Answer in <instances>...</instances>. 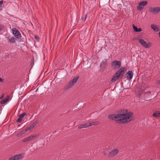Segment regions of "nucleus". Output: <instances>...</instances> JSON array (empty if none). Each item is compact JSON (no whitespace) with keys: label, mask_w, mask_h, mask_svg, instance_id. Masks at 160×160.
Masks as SVG:
<instances>
[{"label":"nucleus","mask_w":160,"mask_h":160,"mask_svg":"<svg viewBox=\"0 0 160 160\" xmlns=\"http://www.w3.org/2000/svg\"><path fill=\"white\" fill-rule=\"evenodd\" d=\"M7 38H8V41L10 43H13L16 42L17 39L16 38L14 37L8 36Z\"/></svg>","instance_id":"obj_13"},{"label":"nucleus","mask_w":160,"mask_h":160,"mask_svg":"<svg viewBox=\"0 0 160 160\" xmlns=\"http://www.w3.org/2000/svg\"><path fill=\"white\" fill-rule=\"evenodd\" d=\"M27 113L26 112H23L21 114L19 118L17 120V122L18 123L21 122L23 118L24 117L26 116Z\"/></svg>","instance_id":"obj_12"},{"label":"nucleus","mask_w":160,"mask_h":160,"mask_svg":"<svg viewBox=\"0 0 160 160\" xmlns=\"http://www.w3.org/2000/svg\"><path fill=\"white\" fill-rule=\"evenodd\" d=\"M144 87H145V88H146L148 87V86H147V85H144Z\"/></svg>","instance_id":"obj_29"},{"label":"nucleus","mask_w":160,"mask_h":160,"mask_svg":"<svg viewBox=\"0 0 160 160\" xmlns=\"http://www.w3.org/2000/svg\"><path fill=\"white\" fill-rule=\"evenodd\" d=\"M148 3V2L146 1L140 2L138 3V5L137 7V9L139 11H141L144 8V7L146 6Z\"/></svg>","instance_id":"obj_6"},{"label":"nucleus","mask_w":160,"mask_h":160,"mask_svg":"<svg viewBox=\"0 0 160 160\" xmlns=\"http://www.w3.org/2000/svg\"><path fill=\"white\" fill-rule=\"evenodd\" d=\"M36 137V136L34 135H31L28 137L23 139L22 142H28L31 141L32 139H34Z\"/></svg>","instance_id":"obj_11"},{"label":"nucleus","mask_w":160,"mask_h":160,"mask_svg":"<svg viewBox=\"0 0 160 160\" xmlns=\"http://www.w3.org/2000/svg\"><path fill=\"white\" fill-rule=\"evenodd\" d=\"M149 11L154 14H157L160 11V7L151 8Z\"/></svg>","instance_id":"obj_9"},{"label":"nucleus","mask_w":160,"mask_h":160,"mask_svg":"<svg viewBox=\"0 0 160 160\" xmlns=\"http://www.w3.org/2000/svg\"><path fill=\"white\" fill-rule=\"evenodd\" d=\"M138 41L142 46L145 48H149L151 45V42H149L147 43L142 39H139Z\"/></svg>","instance_id":"obj_7"},{"label":"nucleus","mask_w":160,"mask_h":160,"mask_svg":"<svg viewBox=\"0 0 160 160\" xmlns=\"http://www.w3.org/2000/svg\"><path fill=\"white\" fill-rule=\"evenodd\" d=\"M86 16H85V19H86Z\"/></svg>","instance_id":"obj_33"},{"label":"nucleus","mask_w":160,"mask_h":160,"mask_svg":"<svg viewBox=\"0 0 160 160\" xmlns=\"http://www.w3.org/2000/svg\"><path fill=\"white\" fill-rule=\"evenodd\" d=\"M9 160H16V159L15 158V156H14L9 158Z\"/></svg>","instance_id":"obj_25"},{"label":"nucleus","mask_w":160,"mask_h":160,"mask_svg":"<svg viewBox=\"0 0 160 160\" xmlns=\"http://www.w3.org/2000/svg\"><path fill=\"white\" fill-rule=\"evenodd\" d=\"M38 121H37L33 122L29 127L26 128L25 130L22 131L21 132V133H25L28 131H31L38 123Z\"/></svg>","instance_id":"obj_4"},{"label":"nucleus","mask_w":160,"mask_h":160,"mask_svg":"<svg viewBox=\"0 0 160 160\" xmlns=\"http://www.w3.org/2000/svg\"><path fill=\"white\" fill-rule=\"evenodd\" d=\"M119 151L118 149H115L112 150L109 153V156L112 157L117 155Z\"/></svg>","instance_id":"obj_10"},{"label":"nucleus","mask_w":160,"mask_h":160,"mask_svg":"<svg viewBox=\"0 0 160 160\" xmlns=\"http://www.w3.org/2000/svg\"><path fill=\"white\" fill-rule=\"evenodd\" d=\"M121 65V63L120 61L115 60L112 62L111 67L113 69L116 70L119 68Z\"/></svg>","instance_id":"obj_5"},{"label":"nucleus","mask_w":160,"mask_h":160,"mask_svg":"<svg viewBox=\"0 0 160 160\" xmlns=\"http://www.w3.org/2000/svg\"><path fill=\"white\" fill-rule=\"evenodd\" d=\"M16 160L21 159L24 157V154L21 153L15 155Z\"/></svg>","instance_id":"obj_16"},{"label":"nucleus","mask_w":160,"mask_h":160,"mask_svg":"<svg viewBox=\"0 0 160 160\" xmlns=\"http://www.w3.org/2000/svg\"><path fill=\"white\" fill-rule=\"evenodd\" d=\"M107 61V59H104L102 61L101 63V66H102L103 65H104V64L106 63Z\"/></svg>","instance_id":"obj_23"},{"label":"nucleus","mask_w":160,"mask_h":160,"mask_svg":"<svg viewBox=\"0 0 160 160\" xmlns=\"http://www.w3.org/2000/svg\"><path fill=\"white\" fill-rule=\"evenodd\" d=\"M125 69V68L123 67H122L119 68L113 76L111 79V81L112 82H115L119 78H121L124 73Z\"/></svg>","instance_id":"obj_2"},{"label":"nucleus","mask_w":160,"mask_h":160,"mask_svg":"<svg viewBox=\"0 0 160 160\" xmlns=\"http://www.w3.org/2000/svg\"><path fill=\"white\" fill-rule=\"evenodd\" d=\"M12 31L16 38L20 39L21 38V34L17 29L15 28H13L12 29Z\"/></svg>","instance_id":"obj_8"},{"label":"nucleus","mask_w":160,"mask_h":160,"mask_svg":"<svg viewBox=\"0 0 160 160\" xmlns=\"http://www.w3.org/2000/svg\"><path fill=\"white\" fill-rule=\"evenodd\" d=\"M132 27L135 32H140L142 31L141 28H138L136 27L135 26L134 24L132 25Z\"/></svg>","instance_id":"obj_19"},{"label":"nucleus","mask_w":160,"mask_h":160,"mask_svg":"<svg viewBox=\"0 0 160 160\" xmlns=\"http://www.w3.org/2000/svg\"><path fill=\"white\" fill-rule=\"evenodd\" d=\"M3 3V1H0V9H1L2 8V5Z\"/></svg>","instance_id":"obj_24"},{"label":"nucleus","mask_w":160,"mask_h":160,"mask_svg":"<svg viewBox=\"0 0 160 160\" xmlns=\"http://www.w3.org/2000/svg\"><path fill=\"white\" fill-rule=\"evenodd\" d=\"M79 78V77L78 76L75 77L64 88V90L67 91L72 88L73 85L77 82Z\"/></svg>","instance_id":"obj_3"},{"label":"nucleus","mask_w":160,"mask_h":160,"mask_svg":"<svg viewBox=\"0 0 160 160\" xmlns=\"http://www.w3.org/2000/svg\"><path fill=\"white\" fill-rule=\"evenodd\" d=\"M89 126V123H87L80 125L78 127V129H81L83 128H86L88 127Z\"/></svg>","instance_id":"obj_17"},{"label":"nucleus","mask_w":160,"mask_h":160,"mask_svg":"<svg viewBox=\"0 0 160 160\" xmlns=\"http://www.w3.org/2000/svg\"><path fill=\"white\" fill-rule=\"evenodd\" d=\"M4 95L3 94L0 98L1 99H2L3 98Z\"/></svg>","instance_id":"obj_30"},{"label":"nucleus","mask_w":160,"mask_h":160,"mask_svg":"<svg viewBox=\"0 0 160 160\" xmlns=\"http://www.w3.org/2000/svg\"><path fill=\"white\" fill-rule=\"evenodd\" d=\"M132 115L133 113L132 112H123L121 114L109 115L108 116V118L110 120L116 121L117 123H126L133 120Z\"/></svg>","instance_id":"obj_1"},{"label":"nucleus","mask_w":160,"mask_h":160,"mask_svg":"<svg viewBox=\"0 0 160 160\" xmlns=\"http://www.w3.org/2000/svg\"><path fill=\"white\" fill-rule=\"evenodd\" d=\"M9 97L8 96H7V97L5 99H4L0 102V103L2 104H4L6 103L7 101H8Z\"/></svg>","instance_id":"obj_22"},{"label":"nucleus","mask_w":160,"mask_h":160,"mask_svg":"<svg viewBox=\"0 0 160 160\" xmlns=\"http://www.w3.org/2000/svg\"><path fill=\"white\" fill-rule=\"evenodd\" d=\"M154 93L153 92L148 91L146 92L145 93V98H148V97H150L151 98H154L155 96H152L153 94ZM148 99V98H147Z\"/></svg>","instance_id":"obj_15"},{"label":"nucleus","mask_w":160,"mask_h":160,"mask_svg":"<svg viewBox=\"0 0 160 160\" xmlns=\"http://www.w3.org/2000/svg\"><path fill=\"white\" fill-rule=\"evenodd\" d=\"M126 77L128 79H131L133 77V73L131 71H129L126 74Z\"/></svg>","instance_id":"obj_14"},{"label":"nucleus","mask_w":160,"mask_h":160,"mask_svg":"<svg viewBox=\"0 0 160 160\" xmlns=\"http://www.w3.org/2000/svg\"><path fill=\"white\" fill-rule=\"evenodd\" d=\"M3 80L1 78H0V81H1V82H3Z\"/></svg>","instance_id":"obj_28"},{"label":"nucleus","mask_w":160,"mask_h":160,"mask_svg":"<svg viewBox=\"0 0 160 160\" xmlns=\"http://www.w3.org/2000/svg\"><path fill=\"white\" fill-rule=\"evenodd\" d=\"M2 30V29L1 27L0 26V31H1Z\"/></svg>","instance_id":"obj_32"},{"label":"nucleus","mask_w":160,"mask_h":160,"mask_svg":"<svg viewBox=\"0 0 160 160\" xmlns=\"http://www.w3.org/2000/svg\"><path fill=\"white\" fill-rule=\"evenodd\" d=\"M99 123V122L98 121H94V122H91L89 123L90 126H91L94 125H96L98 124Z\"/></svg>","instance_id":"obj_21"},{"label":"nucleus","mask_w":160,"mask_h":160,"mask_svg":"<svg viewBox=\"0 0 160 160\" xmlns=\"http://www.w3.org/2000/svg\"><path fill=\"white\" fill-rule=\"evenodd\" d=\"M150 160H152L151 159Z\"/></svg>","instance_id":"obj_34"},{"label":"nucleus","mask_w":160,"mask_h":160,"mask_svg":"<svg viewBox=\"0 0 160 160\" xmlns=\"http://www.w3.org/2000/svg\"><path fill=\"white\" fill-rule=\"evenodd\" d=\"M34 38L37 40H39V38L38 36L36 35L34 36Z\"/></svg>","instance_id":"obj_26"},{"label":"nucleus","mask_w":160,"mask_h":160,"mask_svg":"<svg viewBox=\"0 0 160 160\" xmlns=\"http://www.w3.org/2000/svg\"><path fill=\"white\" fill-rule=\"evenodd\" d=\"M152 115L154 117H160V112L159 111H156Z\"/></svg>","instance_id":"obj_20"},{"label":"nucleus","mask_w":160,"mask_h":160,"mask_svg":"<svg viewBox=\"0 0 160 160\" xmlns=\"http://www.w3.org/2000/svg\"><path fill=\"white\" fill-rule=\"evenodd\" d=\"M158 36L159 37H160V30L159 32L158 33Z\"/></svg>","instance_id":"obj_31"},{"label":"nucleus","mask_w":160,"mask_h":160,"mask_svg":"<svg viewBox=\"0 0 160 160\" xmlns=\"http://www.w3.org/2000/svg\"><path fill=\"white\" fill-rule=\"evenodd\" d=\"M157 83L158 84H160V80H158L157 81Z\"/></svg>","instance_id":"obj_27"},{"label":"nucleus","mask_w":160,"mask_h":160,"mask_svg":"<svg viewBox=\"0 0 160 160\" xmlns=\"http://www.w3.org/2000/svg\"><path fill=\"white\" fill-rule=\"evenodd\" d=\"M151 28L155 32H158L159 29L156 25L154 24H152L151 25Z\"/></svg>","instance_id":"obj_18"}]
</instances>
